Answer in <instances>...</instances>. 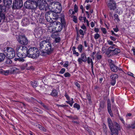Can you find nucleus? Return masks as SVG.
I'll return each instance as SVG.
<instances>
[{"instance_id": "nucleus-1", "label": "nucleus", "mask_w": 135, "mask_h": 135, "mask_svg": "<svg viewBox=\"0 0 135 135\" xmlns=\"http://www.w3.org/2000/svg\"><path fill=\"white\" fill-rule=\"evenodd\" d=\"M27 56L33 59L36 58L38 57L40 52L38 49L35 47H31L28 50Z\"/></svg>"}, {"instance_id": "nucleus-2", "label": "nucleus", "mask_w": 135, "mask_h": 135, "mask_svg": "<svg viewBox=\"0 0 135 135\" xmlns=\"http://www.w3.org/2000/svg\"><path fill=\"white\" fill-rule=\"evenodd\" d=\"M5 56L11 59L13 58L15 56V53L14 49L10 47H5L3 50Z\"/></svg>"}, {"instance_id": "nucleus-3", "label": "nucleus", "mask_w": 135, "mask_h": 135, "mask_svg": "<svg viewBox=\"0 0 135 135\" xmlns=\"http://www.w3.org/2000/svg\"><path fill=\"white\" fill-rule=\"evenodd\" d=\"M111 135H118V131L120 130L119 125L116 123L114 124L113 127L110 129Z\"/></svg>"}, {"instance_id": "nucleus-4", "label": "nucleus", "mask_w": 135, "mask_h": 135, "mask_svg": "<svg viewBox=\"0 0 135 135\" xmlns=\"http://www.w3.org/2000/svg\"><path fill=\"white\" fill-rule=\"evenodd\" d=\"M52 8L54 9L56 13H59L62 10V7L60 3L58 2H55L53 3L52 6H51Z\"/></svg>"}, {"instance_id": "nucleus-5", "label": "nucleus", "mask_w": 135, "mask_h": 135, "mask_svg": "<svg viewBox=\"0 0 135 135\" xmlns=\"http://www.w3.org/2000/svg\"><path fill=\"white\" fill-rule=\"evenodd\" d=\"M38 7L41 10H46V7H47V4L44 0H38L37 1Z\"/></svg>"}, {"instance_id": "nucleus-6", "label": "nucleus", "mask_w": 135, "mask_h": 135, "mask_svg": "<svg viewBox=\"0 0 135 135\" xmlns=\"http://www.w3.org/2000/svg\"><path fill=\"white\" fill-rule=\"evenodd\" d=\"M107 3V6L110 10L114 11L117 8L116 4L114 0H109Z\"/></svg>"}, {"instance_id": "nucleus-7", "label": "nucleus", "mask_w": 135, "mask_h": 135, "mask_svg": "<svg viewBox=\"0 0 135 135\" xmlns=\"http://www.w3.org/2000/svg\"><path fill=\"white\" fill-rule=\"evenodd\" d=\"M17 41L20 44L25 45L28 43V40L26 37L25 36H19Z\"/></svg>"}, {"instance_id": "nucleus-8", "label": "nucleus", "mask_w": 135, "mask_h": 135, "mask_svg": "<svg viewBox=\"0 0 135 135\" xmlns=\"http://www.w3.org/2000/svg\"><path fill=\"white\" fill-rule=\"evenodd\" d=\"M45 51L43 53H46L48 54L51 53L53 50V48H52L51 44L48 41V43L46 45L45 48L44 50Z\"/></svg>"}, {"instance_id": "nucleus-9", "label": "nucleus", "mask_w": 135, "mask_h": 135, "mask_svg": "<svg viewBox=\"0 0 135 135\" xmlns=\"http://www.w3.org/2000/svg\"><path fill=\"white\" fill-rule=\"evenodd\" d=\"M23 6L22 0H15V3L13 4V8L18 9L22 7Z\"/></svg>"}, {"instance_id": "nucleus-10", "label": "nucleus", "mask_w": 135, "mask_h": 135, "mask_svg": "<svg viewBox=\"0 0 135 135\" xmlns=\"http://www.w3.org/2000/svg\"><path fill=\"white\" fill-rule=\"evenodd\" d=\"M54 27H55V32L60 31L62 29V26L60 22H55L54 23Z\"/></svg>"}, {"instance_id": "nucleus-11", "label": "nucleus", "mask_w": 135, "mask_h": 135, "mask_svg": "<svg viewBox=\"0 0 135 135\" xmlns=\"http://www.w3.org/2000/svg\"><path fill=\"white\" fill-rule=\"evenodd\" d=\"M87 57L85 53H83L81 54L80 57L78 59L77 61L79 64H82L83 62H85L87 61Z\"/></svg>"}, {"instance_id": "nucleus-12", "label": "nucleus", "mask_w": 135, "mask_h": 135, "mask_svg": "<svg viewBox=\"0 0 135 135\" xmlns=\"http://www.w3.org/2000/svg\"><path fill=\"white\" fill-rule=\"evenodd\" d=\"M52 13H51V11L47 12L45 14V18L47 21L50 23L54 22V20L52 19Z\"/></svg>"}, {"instance_id": "nucleus-13", "label": "nucleus", "mask_w": 135, "mask_h": 135, "mask_svg": "<svg viewBox=\"0 0 135 135\" xmlns=\"http://www.w3.org/2000/svg\"><path fill=\"white\" fill-rule=\"evenodd\" d=\"M64 96L68 100V101H66V102L69 104L71 107H72L73 104L74 103L73 99V98H71V99L69 97L68 94L66 93H65Z\"/></svg>"}, {"instance_id": "nucleus-14", "label": "nucleus", "mask_w": 135, "mask_h": 135, "mask_svg": "<svg viewBox=\"0 0 135 135\" xmlns=\"http://www.w3.org/2000/svg\"><path fill=\"white\" fill-rule=\"evenodd\" d=\"M48 31L49 32H55V27H54V24L53 23H50L48 24L47 25Z\"/></svg>"}, {"instance_id": "nucleus-15", "label": "nucleus", "mask_w": 135, "mask_h": 135, "mask_svg": "<svg viewBox=\"0 0 135 135\" xmlns=\"http://www.w3.org/2000/svg\"><path fill=\"white\" fill-rule=\"evenodd\" d=\"M12 0H4V3L5 6L8 8H10L12 6Z\"/></svg>"}, {"instance_id": "nucleus-16", "label": "nucleus", "mask_w": 135, "mask_h": 135, "mask_svg": "<svg viewBox=\"0 0 135 135\" xmlns=\"http://www.w3.org/2000/svg\"><path fill=\"white\" fill-rule=\"evenodd\" d=\"M31 9H36L38 7L37 1L31 0Z\"/></svg>"}, {"instance_id": "nucleus-17", "label": "nucleus", "mask_w": 135, "mask_h": 135, "mask_svg": "<svg viewBox=\"0 0 135 135\" xmlns=\"http://www.w3.org/2000/svg\"><path fill=\"white\" fill-rule=\"evenodd\" d=\"M31 0L26 1L24 3V5L26 8L31 9Z\"/></svg>"}, {"instance_id": "nucleus-18", "label": "nucleus", "mask_w": 135, "mask_h": 135, "mask_svg": "<svg viewBox=\"0 0 135 135\" xmlns=\"http://www.w3.org/2000/svg\"><path fill=\"white\" fill-rule=\"evenodd\" d=\"M107 122L109 129L113 127L114 124L116 123H114L113 124L112 121L110 118H108L107 120Z\"/></svg>"}, {"instance_id": "nucleus-19", "label": "nucleus", "mask_w": 135, "mask_h": 135, "mask_svg": "<svg viewBox=\"0 0 135 135\" xmlns=\"http://www.w3.org/2000/svg\"><path fill=\"white\" fill-rule=\"evenodd\" d=\"M48 43V41L45 40H44L40 42L39 44V48L40 50H41V49L43 48L44 46H46V45Z\"/></svg>"}, {"instance_id": "nucleus-20", "label": "nucleus", "mask_w": 135, "mask_h": 135, "mask_svg": "<svg viewBox=\"0 0 135 135\" xmlns=\"http://www.w3.org/2000/svg\"><path fill=\"white\" fill-rule=\"evenodd\" d=\"M111 70L114 72H117L118 71V67L114 64H111L110 66Z\"/></svg>"}, {"instance_id": "nucleus-21", "label": "nucleus", "mask_w": 135, "mask_h": 135, "mask_svg": "<svg viewBox=\"0 0 135 135\" xmlns=\"http://www.w3.org/2000/svg\"><path fill=\"white\" fill-rule=\"evenodd\" d=\"M87 63L88 64H91V68L92 70L93 71V62L92 60V59L89 57H88L87 59Z\"/></svg>"}, {"instance_id": "nucleus-22", "label": "nucleus", "mask_w": 135, "mask_h": 135, "mask_svg": "<svg viewBox=\"0 0 135 135\" xmlns=\"http://www.w3.org/2000/svg\"><path fill=\"white\" fill-rule=\"evenodd\" d=\"M22 23L23 26H26L29 23V22L27 18H25L22 20Z\"/></svg>"}, {"instance_id": "nucleus-23", "label": "nucleus", "mask_w": 135, "mask_h": 135, "mask_svg": "<svg viewBox=\"0 0 135 135\" xmlns=\"http://www.w3.org/2000/svg\"><path fill=\"white\" fill-rule=\"evenodd\" d=\"M95 56V59L96 60H97L98 61H100L102 57V55L99 54L98 53L96 54Z\"/></svg>"}, {"instance_id": "nucleus-24", "label": "nucleus", "mask_w": 135, "mask_h": 135, "mask_svg": "<svg viewBox=\"0 0 135 135\" xmlns=\"http://www.w3.org/2000/svg\"><path fill=\"white\" fill-rule=\"evenodd\" d=\"M51 13H52V19L53 20H56L58 18V15L57 14V13H54L52 11H51Z\"/></svg>"}, {"instance_id": "nucleus-25", "label": "nucleus", "mask_w": 135, "mask_h": 135, "mask_svg": "<svg viewBox=\"0 0 135 135\" xmlns=\"http://www.w3.org/2000/svg\"><path fill=\"white\" fill-rule=\"evenodd\" d=\"M28 50L27 49L26 47L22 46L21 52H22L24 54H25V53H26L27 54V52ZM26 55H27V54Z\"/></svg>"}, {"instance_id": "nucleus-26", "label": "nucleus", "mask_w": 135, "mask_h": 135, "mask_svg": "<svg viewBox=\"0 0 135 135\" xmlns=\"http://www.w3.org/2000/svg\"><path fill=\"white\" fill-rule=\"evenodd\" d=\"M120 52V50L118 49H114L113 51L112 52V53L114 55L117 54L118 53H119Z\"/></svg>"}, {"instance_id": "nucleus-27", "label": "nucleus", "mask_w": 135, "mask_h": 135, "mask_svg": "<svg viewBox=\"0 0 135 135\" xmlns=\"http://www.w3.org/2000/svg\"><path fill=\"white\" fill-rule=\"evenodd\" d=\"M5 58V56L4 53H0V62L3 61Z\"/></svg>"}, {"instance_id": "nucleus-28", "label": "nucleus", "mask_w": 135, "mask_h": 135, "mask_svg": "<svg viewBox=\"0 0 135 135\" xmlns=\"http://www.w3.org/2000/svg\"><path fill=\"white\" fill-rule=\"evenodd\" d=\"M57 94L58 93L57 91L56 90H52V91L51 94V95L52 96L55 97L57 96Z\"/></svg>"}, {"instance_id": "nucleus-29", "label": "nucleus", "mask_w": 135, "mask_h": 135, "mask_svg": "<svg viewBox=\"0 0 135 135\" xmlns=\"http://www.w3.org/2000/svg\"><path fill=\"white\" fill-rule=\"evenodd\" d=\"M22 46V45H17L16 49V50L18 52L19 51H20V52H21Z\"/></svg>"}, {"instance_id": "nucleus-30", "label": "nucleus", "mask_w": 135, "mask_h": 135, "mask_svg": "<svg viewBox=\"0 0 135 135\" xmlns=\"http://www.w3.org/2000/svg\"><path fill=\"white\" fill-rule=\"evenodd\" d=\"M118 78V75L117 74H113L110 76V78L112 80H115V79Z\"/></svg>"}, {"instance_id": "nucleus-31", "label": "nucleus", "mask_w": 135, "mask_h": 135, "mask_svg": "<svg viewBox=\"0 0 135 135\" xmlns=\"http://www.w3.org/2000/svg\"><path fill=\"white\" fill-rule=\"evenodd\" d=\"M78 49L80 52H81L83 49V46L81 45L80 44L78 47Z\"/></svg>"}, {"instance_id": "nucleus-32", "label": "nucleus", "mask_w": 135, "mask_h": 135, "mask_svg": "<svg viewBox=\"0 0 135 135\" xmlns=\"http://www.w3.org/2000/svg\"><path fill=\"white\" fill-rule=\"evenodd\" d=\"M31 85L34 88H35L38 85L36 81L31 82Z\"/></svg>"}, {"instance_id": "nucleus-33", "label": "nucleus", "mask_w": 135, "mask_h": 135, "mask_svg": "<svg viewBox=\"0 0 135 135\" xmlns=\"http://www.w3.org/2000/svg\"><path fill=\"white\" fill-rule=\"evenodd\" d=\"M27 66V64H26L20 66V68L22 70H24L26 68Z\"/></svg>"}, {"instance_id": "nucleus-34", "label": "nucleus", "mask_w": 135, "mask_h": 135, "mask_svg": "<svg viewBox=\"0 0 135 135\" xmlns=\"http://www.w3.org/2000/svg\"><path fill=\"white\" fill-rule=\"evenodd\" d=\"M114 46H112L108 48V50L110 52H112L115 49L114 47H113Z\"/></svg>"}, {"instance_id": "nucleus-35", "label": "nucleus", "mask_w": 135, "mask_h": 135, "mask_svg": "<svg viewBox=\"0 0 135 135\" xmlns=\"http://www.w3.org/2000/svg\"><path fill=\"white\" fill-rule=\"evenodd\" d=\"M74 107L75 108H77V110H79L80 109V106L78 104L75 103L74 105Z\"/></svg>"}, {"instance_id": "nucleus-36", "label": "nucleus", "mask_w": 135, "mask_h": 135, "mask_svg": "<svg viewBox=\"0 0 135 135\" xmlns=\"http://www.w3.org/2000/svg\"><path fill=\"white\" fill-rule=\"evenodd\" d=\"M15 60L16 61L18 60L19 61H21L22 62H23L25 61V60L22 58V57L17 58H15Z\"/></svg>"}, {"instance_id": "nucleus-37", "label": "nucleus", "mask_w": 135, "mask_h": 135, "mask_svg": "<svg viewBox=\"0 0 135 135\" xmlns=\"http://www.w3.org/2000/svg\"><path fill=\"white\" fill-rule=\"evenodd\" d=\"M114 18L115 19H116L117 22L120 21L119 19V18L118 15L117 14H115L114 15Z\"/></svg>"}, {"instance_id": "nucleus-38", "label": "nucleus", "mask_w": 135, "mask_h": 135, "mask_svg": "<svg viewBox=\"0 0 135 135\" xmlns=\"http://www.w3.org/2000/svg\"><path fill=\"white\" fill-rule=\"evenodd\" d=\"M103 128L104 132L105 133H106L107 131V128L105 125L104 124H103Z\"/></svg>"}, {"instance_id": "nucleus-39", "label": "nucleus", "mask_w": 135, "mask_h": 135, "mask_svg": "<svg viewBox=\"0 0 135 135\" xmlns=\"http://www.w3.org/2000/svg\"><path fill=\"white\" fill-rule=\"evenodd\" d=\"M100 37V35L98 33L95 34L94 36V38L96 40H97Z\"/></svg>"}, {"instance_id": "nucleus-40", "label": "nucleus", "mask_w": 135, "mask_h": 135, "mask_svg": "<svg viewBox=\"0 0 135 135\" xmlns=\"http://www.w3.org/2000/svg\"><path fill=\"white\" fill-rule=\"evenodd\" d=\"M107 42L108 44L110 45L113 46H115V45L113 44V42L109 40H107Z\"/></svg>"}, {"instance_id": "nucleus-41", "label": "nucleus", "mask_w": 135, "mask_h": 135, "mask_svg": "<svg viewBox=\"0 0 135 135\" xmlns=\"http://www.w3.org/2000/svg\"><path fill=\"white\" fill-rule=\"evenodd\" d=\"M11 58H8V59L6 60L5 62V63L7 64H10L12 63V61L10 59Z\"/></svg>"}, {"instance_id": "nucleus-42", "label": "nucleus", "mask_w": 135, "mask_h": 135, "mask_svg": "<svg viewBox=\"0 0 135 135\" xmlns=\"http://www.w3.org/2000/svg\"><path fill=\"white\" fill-rule=\"evenodd\" d=\"M128 127L129 128H131L132 129H134L135 128V121L134 122V123L132 124L131 125H129Z\"/></svg>"}, {"instance_id": "nucleus-43", "label": "nucleus", "mask_w": 135, "mask_h": 135, "mask_svg": "<svg viewBox=\"0 0 135 135\" xmlns=\"http://www.w3.org/2000/svg\"><path fill=\"white\" fill-rule=\"evenodd\" d=\"M9 73V71L8 70H3V74L5 75H7Z\"/></svg>"}, {"instance_id": "nucleus-44", "label": "nucleus", "mask_w": 135, "mask_h": 135, "mask_svg": "<svg viewBox=\"0 0 135 135\" xmlns=\"http://www.w3.org/2000/svg\"><path fill=\"white\" fill-rule=\"evenodd\" d=\"M38 127L40 130L42 131H44L45 132H46V129L40 125Z\"/></svg>"}, {"instance_id": "nucleus-45", "label": "nucleus", "mask_w": 135, "mask_h": 135, "mask_svg": "<svg viewBox=\"0 0 135 135\" xmlns=\"http://www.w3.org/2000/svg\"><path fill=\"white\" fill-rule=\"evenodd\" d=\"M61 23L63 25H64L65 24V21H64V17H61Z\"/></svg>"}, {"instance_id": "nucleus-46", "label": "nucleus", "mask_w": 135, "mask_h": 135, "mask_svg": "<svg viewBox=\"0 0 135 135\" xmlns=\"http://www.w3.org/2000/svg\"><path fill=\"white\" fill-rule=\"evenodd\" d=\"M64 75L65 77H69L70 76V74L68 72H67L65 73L64 74Z\"/></svg>"}, {"instance_id": "nucleus-47", "label": "nucleus", "mask_w": 135, "mask_h": 135, "mask_svg": "<svg viewBox=\"0 0 135 135\" xmlns=\"http://www.w3.org/2000/svg\"><path fill=\"white\" fill-rule=\"evenodd\" d=\"M108 110L109 113H110L111 112H112V111L111 109L110 104V103L109 104L108 103Z\"/></svg>"}, {"instance_id": "nucleus-48", "label": "nucleus", "mask_w": 135, "mask_h": 135, "mask_svg": "<svg viewBox=\"0 0 135 135\" xmlns=\"http://www.w3.org/2000/svg\"><path fill=\"white\" fill-rule=\"evenodd\" d=\"M101 30L103 33L104 34L106 33L107 30L105 28L102 27L101 28Z\"/></svg>"}, {"instance_id": "nucleus-49", "label": "nucleus", "mask_w": 135, "mask_h": 135, "mask_svg": "<svg viewBox=\"0 0 135 135\" xmlns=\"http://www.w3.org/2000/svg\"><path fill=\"white\" fill-rule=\"evenodd\" d=\"M42 106L44 108L45 110H47L49 109V108L48 107L45 105L44 104H42Z\"/></svg>"}, {"instance_id": "nucleus-50", "label": "nucleus", "mask_w": 135, "mask_h": 135, "mask_svg": "<svg viewBox=\"0 0 135 135\" xmlns=\"http://www.w3.org/2000/svg\"><path fill=\"white\" fill-rule=\"evenodd\" d=\"M65 70L64 68H62V69L59 72V73L61 74H63L65 72Z\"/></svg>"}, {"instance_id": "nucleus-51", "label": "nucleus", "mask_w": 135, "mask_h": 135, "mask_svg": "<svg viewBox=\"0 0 135 135\" xmlns=\"http://www.w3.org/2000/svg\"><path fill=\"white\" fill-rule=\"evenodd\" d=\"M78 7L76 4H75L74 6V11L75 12H76L78 10Z\"/></svg>"}, {"instance_id": "nucleus-52", "label": "nucleus", "mask_w": 135, "mask_h": 135, "mask_svg": "<svg viewBox=\"0 0 135 135\" xmlns=\"http://www.w3.org/2000/svg\"><path fill=\"white\" fill-rule=\"evenodd\" d=\"M60 40V38L59 37H57L55 38V41L56 43L59 42Z\"/></svg>"}, {"instance_id": "nucleus-53", "label": "nucleus", "mask_w": 135, "mask_h": 135, "mask_svg": "<svg viewBox=\"0 0 135 135\" xmlns=\"http://www.w3.org/2000/svg\"><path fill=\"white\" fill-rule=\"evenodd\" d=\"M116 12L118 13H120L122 12L121 9L119 8H118L116 10Z\"/></svg>"}, {"instance_id": "nucleus-54", "label": "nucleus", "mask_w": 135, "mask_h": 135, "mask_svg": "<svg viewBox=\"0 0 135 135\" xmlns=\"http://www.w3.org/2000/svg\"><path fill=\"white\" fill-rule=\"evenodd\" d=\"M86 97L87 99L89 100H91L90 95L89 94H86Z\"/></svg>"}, {"instance_id": "nucleus-55", "label": "nucleus", "mask_w": 135, "mask_h": 135, "mask_svg": "<svg viewBox=\"0 0 135 135\" xmlns=\"http://www.w3.org/2000/svg\"><path fill=\"white\" fill-rule=\"evenodd\" d=\"M116 83V80H112L111 84L112 85L114 86L115 85Z\"/></svg>"}, {"instance_id": "nucleus-56", "label": "nucleus", "mask_w": 135, "mask_h": 135, "mask_svg": "<svg viewBox=\"0 0 135 135\" xmlns=\"http://www.w3.org/2000/svg\"><path fill=\"white\" fill-rule=\"evenodd\" d=\"M81 28L84 30V31H86V27L84 25H83L81 26Z\"/></svg>"}, {"instance_id": "nucleus-57", "label": "nucleus", "mask_w": 135, "mask_h": 135, "mask_svg": "<svg viewBox=\"0 0 135 135\" xmlns=\"http://www.w3.org/2000/svg\"><path fill=\"white\" fill-rule=\"evenodd\" d=\"M68 62L66 61L63 65V66L65 67H67L68 66Z\"/></svg>"}, {"instance_id": "nucleus-58", "label": "nucleus", "mask_w": 135, "mask_h": 135, "mask_svg": "<svg viewBox=\"0 0 135 135\" xmlns=\"http://www.w3.org/2000/svg\"><path fill=\"white\" fill-rule=\"evenodd\" d=\"M48 2H50L51 3L50 4V7H51V6H52L53 5V3H54L53 2V1H52L53 0H47Z\"/></svg>"}, {"instance_id": "nucleus-59", "label": "nucleus", "mask_w": 135, "mask_h": 135, "mask_svg": "<svg viewBox=\"0 0 135 135\" xmlns=\"http://www.w3.org/2000/svg\"><path fill=\"white\" fill-rule=\"evenodd\" d=\"M73 21L75 23L77 22V19L76 16H74L73 18Z\"/></svg>"}, {"instance_id": "nucleus-60", "label": "nucleus", "mask_w": 135, "mask_h": 135, "mask_svg": "<svg viewBox=\"0 0 135 135\" xmlns=\"http://www.w3.org/2000/svg\"><path fill=\"white\" fill-rule=\"evenodd\" d=\"M108 61L109 63V65L110 66L111 64H113L112 62V61L111 59H109L108 60Z\"/></svg>"}, {"instance_id": "nucleus-61", "label": "nucleus", "mask_w": 135, "mask_h": 135, "mask_svg": "<svg viewBox=\"0 0 135 135\" xmlns=\"http://www.w3.org/2000/svg\"><path fill=\"white\" fill-rule=\"evenodd\" d=\"M79 32L80 34L81 35L83 36H84V34L83 32V30L81 29H80L79 31Z\"/></svg>"}, {"instance_id": "nucleus-62", "label": "nucleus", "mask_w": 135, "mask_h": 135, "mask_svg": "<svg viewBox=\"0 0 135 135\" xmlns=\"http://www.w3.org/2000/svg\"><path fill=\"white\" fill-rule=\"evenodd\" d=\"M127 74L131 76L132 77H133V73L131 72H128L127 73Z\"/></svg>"}, {"instance_id": "nucleus-63", "label": "nucleus", "mask_w": 135, "mask_h": 135, "mask_svg": "<svg viewBox=\"0 0 135 135\" xmlns=\"http://www.w3.org/2000/svg\"><path fill=\"white\" fill-rule=\"evenodd\" d=\"M95 53V52H93L91 54V57L93 59H95L94 55Z\"/></svg>"}, {"instance_id": "nucleus-64", "label": "nucleus", "mask_w": 135, "mask_h": 135, "mask_svg": "<svg viewBox=\"0 0 135 135\" xmlns=\"http://www.w3.org/2000/svg\"><path fill=\"white\" fill-rule=\"evenodd\" d=\"M17 56L19 57V58L21 57L22 56L21 53H20L19 52V53L17 52Z\"/></svg>"}]
</instances>
